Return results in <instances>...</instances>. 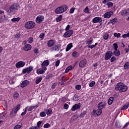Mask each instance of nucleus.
I'll list each match as a JSON object with an SVG mask.
<instances>
[{
	"instance_id": "59",
	"label": "nucleus",
	"mask_w": 129,
	"mask_h": 129,
	"mask_svg": "<svg viewBox=\"0 0 129 129\" xmlns=\"http://www.w3.org/2000/svg\"><path fill=\"white\" fill-rule=\"evenodd\" d=\"M111 62H114L115 61V57L112 56L110 59Z\"/></svg>"
},
{
	"instance_id": "6",
	"label": "nucleus",
	"mask_w": 129,
	"mask_h": 129,
	"mask_svg": "<svg viewBox=\"0 0 129 129\" xmlns=\"http://www.w3.org/2000/svg\"><path fill=\"white\" fill-rule=\"evenodd\" d=\"M72 35H73V30H70L64 33L63 37L64 38H69V37H71Z\"/></svg>"
},
{
	"instance_id": "4",
	"label": "nucleus",
	"mask_w": 129,
	"mask_h": 129,
	"mask_svg": "<svg viewBox=\"0 0 129 129\" xmlns=\"http://www.w3.org/2000/svg\"><path fill=\"white\" fill-rule=\"evenodd\" d=\"M20 107H21V105L18 104L17 106L13 108L12 112L10 113V116L11 117L16 116V114H17V112L20 109Z\"/></svg>"
},
{
	"instance_id": "44",
	"label": "nucleus",
	"mask_w": 129,
	"mask_h": 129,
	"mask_svg": "<svg viewBox=\"0 0 129 129\" xmlns=\"http://www.w3.org/2000/svg\"><path fill=\"white\" fill-rule=\"evenodd\" d=\"M86 114V111H84L80 115V117H84V116Z\"/></svg>"
},
{
	"instance_id": "57",
	"label": "nucleus",
	"mask_w": 129,
	"mask_h": 129,
	"mask_svg": "<svg viewBox=\"0 0 129 129\" xmlns=\"http://www.w3.org/2000/svg\"><path fill=\"white\" fill-rule=\"evenodd\" d=\"M73 56V57H76L77 56V51H74L72 53Z\"/></svg>"
},
{
	"instance_id": "28",
	"label": "nucleus",
	"mask_w": 129,
	"mask_h": 129,
	"mask_svg": "<svg viewBox=\"0 0 129 129\" xmlns=\"http://www.w3.org/2000/svg\"><path fill=\"white\" fill-rule=\"evenodd\" d=\"M117 22V19L114 18L113 20H111L110 21V23H111L112 25H114V24H115V23H116Z\"/></svg>"
},
{
	"instance_id": "19",
	"label": "nucleus",
	"mask_w": 129,
	"mask_h": 129,
	"mask_svg": "<svg viewBox=\"0 0 129 129\" xmlns=\"http://www.w3.org/2000/svg\"><path fill=\"white\" fill-rule=\"evenodd\" d=\"M60 49V45L57 44L53 47H52L50 50L51 51H58Z\"/></svg>"
},
{
	"instance_id": "39",
	"label": "nucleus",
	"mask_w": 129,
	"mask_h": 129,
	"mask_svg": "<svg viewBox=\"0 0 129 129\" xmlns=\"http://www.w3.org/2000/svg\"><path fill=\"white\" fill-rule=\"evenodd\" d=\"M94 85H95V82L92 81L91 83H90L89 86V87H93Z\"/></svg>"
},
{
	"instance_id": "12",
	"label": "nucleus",
	"mask_w": 129,
	"mask_h": 129,
	"mask_svg": "<svg viewBox=\"0 0 129 129\" xmlns=\"http://www.w3.org/2000/svg\"><path fill=\"white\" fill-rule=\"evenodd\" d=\"M102 22V18H101V17H95L93 19V23H94V24H96V23H101Z\"/></svg>"
},
{
	"instance_id": "62",
	"label": "nucleus",
	"mask_w": 129,
	"mask_h": 129,
	"mask_svg": "<svg viewBox=\"0 0 129 129\" xmlns=\"http://www.w3.org/2000/svg\"><path fill=\"white\" fill-rule=\"evenodd\" d=\"M56 85H57V84H56V83L53 84V85L51 86L52 89H54L55 88V87H56Z\"/></svg>"
},
{
	"instance_id": "34",
	"label": "nucleus",
	"mask_w": 129,
	"mask_h": 129,
	"mask_svg": "<svg viewBox=\"0 0 129 129\" xmlns=\"http://www.w3.org/2000/svg\"><path fill=\"white\" fill-rule=\"evenodd\" d=\"M62 20V15H59V16L57 18H56V21L57 22V23H58V22H60L61 21V20Z\"/></svg>"
},
{
	"instance_id": "60",
	"label": "nucleus",
	"mask_w": 129,
	"mask_h": 129,
	"mask_svg": "<svg viewBox=\"0 0 129 129\" xmlns=\"http://www.w3.org/2000/svg\"><path fill=\"white\" fill-rule=\"evenodd\" d=\"M88 48H90V49H93V48H95V45H88Z\"/></svg>"
},
{
	"instance_id": "46",
	"label": "nucleus",
	"mask_w": 129,
	"mask_h": 129,
	"mask_svg": "<svg viewBox=\"0 0 129 129\" xmlns=\"http://www.w3.org/2000/svg\"><path fill=\"white\" fill-rule=\"evenodd\" d=\"M76 89H77V90H80V89H81V85H76Z\"/></svg>"
},
{
	"instance_id": "24",
	"label": "nucleus",
	"mask_w": 129,
	"mask_h": 129,
	"mask_svg": "<svg viewBox=\"0 0 129 129\" xmlns=\"http://www.w3.org/2000/svg\"><path fill=\"white\" fill-rule=\"evenodd\" d=\"M112 102H113V97H110L108 100V104L109 105H111L112 104Z\"/></svg>"
},
{
	"instance_id": "45",
	"label": "nucleus",
	"mask_w": 129,
	"mask_h": 129,
	"mask_svg": "<svg viewBox=\"0 0 129 129\" xmlns=\"http://www.w3.org/2000/svg\"><path fill=\"white\" fill-rule=\"evenodd\" d=\"M114 36L116 37V38H119V37H120V33H114Z\"/></svg>"
},
{
	"instance_id": "37",
	"label": "nucleus",
	"mask_w": 129,
	"mask_h": 129,
	"mask_svg": "<svg viewBox=\"0 0 129 129\" xmlns=\"http://www.w3.org/2000/svg\"><path fill=\"white\" fill-rule=\"evenodd\" d=\"M40 116H41V117H45V116H46V113L44 111L40 112Z\"/></svg>"
},
{
	"instance_id": "7",
	"label": "nucleus",
	"mask_w": 129,
	"mask_h": 129,
	"mask_svg": "<svg viewBox=\"0 0 129 129\" xmlns=\"http://www.w3.org/2000/svg\"><path fill=\"white\" fill-rule=\"evenodd\" d=\"M81 107V105L80 103L78 104H75L74 105L71 109L72 111H75V110H77V109H80V107Z\"/></svg>"
},
{
	"instance_id": "20",
	"label": "nucleus",
	"mask_w": 129,
	"mask_h": 129,
	"mask_svg": "<svg viewBox=\"0 0 129 129\" xmlns=\"http://www.w3.org/2000/svg\"><path fill=\"white\" fill-rule=\"evenodd\" d=\"M30 83V82L28 80L24 81L22 84H21V86L22 88H24V87H25L26 85H28Z\"/></svg>"
},
{
	"instance_id": "29",
	"label": "nucleus",
	"mask_w": 129,
	"mask_h": 129,
	"mask_svg": "<svg viewBox=\"0 0 129 129\" xmlns=\"http://www.w3.org/2000/svg\"><path fill=\"white\" fill-rule=\"evenodd\" d=\"M21 20V18L18 17L16 18H13L11 21L12 22H19Z\"/></svg>"
},
{
	"instance_id": "30",
	"label": "nucleus",
	"mask_w": 129,
	"mask_h": 129,
	"mask_svg": "<svg viewBox=\"0 0 129 129\" xmlns=\"http://www.w3.org/2000/svg\"><path fill=\"white\" fill-rule=\"evenodd\" d=\"M23 73H30V71L29 70V68L23 69L22 71Z\"/></svg>"
},
{
	"instance_id": "49",
	"label": "nucleus",
	"mask_w": 129,
	"mask_h": 129,
	"mask_svg": "<svg viewBox=\"0 0 129 129\" xmlns=\"http://www.w3.org/2000/svg\"><path fill=\"white\" fill-rule=\"evenodd\" d=\"M42 124V122L41 121H39L37 122V125L35 126L37 128H39L40 127V125Z\"/></svg>"
},
{
	"instance_id": "23",
	"label": "nucleus",
	"mask_w": 129,
	"mask_h": 129,
	"mask_svg": "<svg viewBox=\"0 0 129 129\" xmlns=\"http://www.w3.org/2000/svg\"><path fill=\"white\" fill-rule=\"evenodd\" d=\"M42 79H43V78L41 77H38L36 78V80L35 81L36 84H39V82H41Z\"/></svg>"
},
{
	"instance_id": "48",
	"label": "nucleus",
	"mask_w": 129,
	"mask_h": 129,
	"mask_svg": "<svg viewBox=\"0 0 129 129\" xmlns=\"http://www.w3.org/2000/svg\"><path fill=\"white\" fill-rule=\"evenodd\" d=\"M108 37H109V35L107 34H106L104 35L103 39L104 40H107V39H108Z\"/></svg>"
},
{
	"instance_id": "1",
	"label": "nucleus",
	"mask_w": 129,
	"mask_h": 129,
	"mask_svg": "<svg viewBox=\"0 0 129 129\" xmlns=\"http://www.w3.org/2000/svg\"><path fill=\"white\" fill-rule=\"evenodd\" d=\"M128 87L127 86L124 85V84L122 83H119L115 86V89L116 91H119V92H125L127 91Z\"/></svg>"
},
{
	"instance_id": "35",
	"label": "nucleus",
	"mask_w": 129,
	"mask_h": 129,
	"mask_svg": "<svg viewBox=\"0 0 129 129\" xmlns=\"http://www.w3.org/2000/svg\"><path fill=\"white\" fill-rule=\"evenodd\" d=\"M113 46H114V51H119L118 50H117V48H118V46H117V44L114 43L113 44Z\"/></svg>"
},
{
	"instance_id": "21",
	"label": "nucleus",
	"mask_w": 129,
	"mask_h": 129,
	"mask_svg": "<svg viewBox=\"0 0 129 129\" xmlns=\"http://www.w3.org/2000/svg\"><path fill=\"white\" fill-rule=\"evenodd\" d=\"M121 16H124V15H126V16L129 15V9H127L125 10H123L121 12Z\"/></svg>"
},
{
	"instance_id": "32",
	"label": "nucleus",
	"mask_w": 129,
	"mask_h": 129,
	"mask_svg": "<svg viewBox=\"0 0 129 129\" xmlns=\"http://www.w3.org/2000/svg\"><path fill=\"white\" fill-rule=\"evenodd\" d=\"M46 113L47 114V115H49V114H51L52 113V109H48L47 110H46Z\"/></svg>"
},
{
	"instance_id": "42",
	"label": "nucleus",
	"mask_w": 129,
	"mask_h": 129,
	"mask_svg": "<svg viewBox=\"0 0 129 129\" xmlns=\"http://www.w3.org/2000/svg\"><path fill=\"white\" fill-rule=\"evenodd\" d=\"M73 99L74 101H78V100H79V97L77 96H74Z\"/></svg>"
},
{
	"instance_id": "38",
	"label": "nucleus",
	"mask_w": 129,
	"mask_h": 129,
	"mask_svg": "<svg viewBox=\"0 0 129 129\" xmlns=\"http://www.w3.org/2000/svg\"><path fill=\"white\" fill-rule=\"evenodd\" d=\"M52 74H49L46 76L45 79L47 80L51 79V78H52Z\"/></svg>"
},
{
	"instance_id": "58",
	"label": "nucleus",
	"mask_w": 129,
	"mask_h": 129,
	"mask_svg": "<svg viewBox=\"0 0 129 129\" xmlns=\"http://www.w3.org/2000/svg\"><path fill=\"white\" fill-rule=\"evenodd\" d=\"M64 108L65 109H68V108L69 107V105H68L67 104L65 103L64 104Z\"/></svg>"
},
{
	"instance_id": "10",
	"label": "nucleus",
	"mask_w": 129,
	"mask_h": 129,
	"mask_svg": "<svg viewBox=\"0 0 129 129\" xmlns=\"http://www.w3.org/2000/svg\"><path fill=\"white\" fill-rule=\"evenodd\" d=\"M26 65V63L24 61H19L16 63V68H21V67H24Z\"/></svg>"
},
{
	"instance_id": "40",
	"label": "nucleus",
	"mask_w": 129,
	"mask_h": 129,
	"mask_svg": "<svg viewBox=\"0 0 129 129\" xmlns=\"http://www.w3.org/2000/svg\"><path fill=\"white\" fill-rule=\"evenodd\" d=\"M33 41H34V39L32 37H30L28 40V43H29V44H31V43H33Z\"/></svg>"
},
{
	"instance_id": "17",
	"label": "nucleus",
	"mask_w": 129,
	"mask_h": 129,
	"mask_svg": "<svg viewBox=\"0 0 129 129\" xmlns=\"http://www.w3.org/2000/svg\"><path fill=\"white\" fill-rule=\"evenodd\" d=\"M86 63H87V60L85 59H83L80 62L79 67L83 68L86 65Z\"/></svg>"
},
{
	"instance_id": "27",
	"label": "nucleus",
	"mask_w": 129,
	"mask_h": 129,
	"mask_svg": "<svg viewBox=\"0 0 129 129\" xmlns=\"http://www.w3.org/2000/svg\"><path fill=\"white\" fill-rule=\"evenodd\" d=\"M113 54L115 55V56L118 57V56L120 55V51H119V50L114 51Z\"/></svg>"
},
{
	"instance_id": "55",
	"label": "nucleus",
	"mask_w": 129,
	"mask_h": 129,
	"mask_svg": "<svg viewBox=\"0 0 129 129\" xmlns=\"http://www.w3.org/2000/svg\"><path fill=\"white\" fill-rule=\"evenodd\" d=\"M59 64H60V60H57L55 62L56 67H58V66H59Z\"/></svg>"
},
{
	"instance_id": "52",
	"label": "nucleus",
	"mask_w": 129,
	"mask_h": 129,
	"mask_svg": "<svg viewBox=\"0 0 129 129\" xmlns=\"http://www.w3.org/2000/svg\"><path fill=\"white\" fill-rule=\"evenodd\" d=\"M43 127H44V128H48V127H50V124L49 123L45 124Z\"/></svg>"
},
{
	"instance_id": "25",
	"label": "nucleus",
	"mask_w": 129,
	"mask_h": 129,
	"mask_svg": "<svg viewBox=\"0 0 129 129\" xmlns=\"http://www.w3.org/2000/svg\"><path fill=\"white\" fill-rule=\"evenodd\" d=\"M72 47H73V45L72 44V43L69 44L66 48V52H68V51H69V50H70V49H71Z\"/></svg>"
},
{
	"instance_id": "33",
	"label": "nucleus",
	"mask_w": 129,
	"mask_h": 129,
	"mask_svg": "<svg viewBox=\"0 0 129 129\" xmlns=\"http://www.w3.org/2000/svg\"><path fill=\"white\" fill-rule=\"evenodd\" d=\"M106 5L107 6L108 8H111V7L113 6V3L111 2H108Z\"/></svg>"
},
{
	"instance_id": "9",
	"label": "nucleus",
	"mask_w": 129,
	"mask_h": 129,
	"mask_svg": "<svg viewBox=\"0 0 129 129\" xmlns=\"http://www.w3.org/2000/svg\"><path fill=\"white\" fill-rule=\"evenodd\" d=\"M49 64H50V61H49V60H44L43 63H41L42 67V68H43L44 71L47 70V68L46 67V66H48Z\"/></svg>"
},
{
	"instance_id": "14",
	"label": "nucleus",
	"mask_w": 129,
	"mask_h": 129,
	"mask_svg": "<svg viewBox=\"0 0 129 129\" xmlns=\"http://www.w3.org/2000/svg\"><path fill=\"white\" fill-rule=\"evenodd\" d=\"M47 47L49 48H52L54 45H55V41L53 40H50L47 42Z\"/></svg>"
},
{
	"instance_id": "41",
	"label": "nucleus",
	"mask_w": 129,
	"mask_h": 129,
	"mask_svg": "<svg viewBox=\"0 0 129 129\" xmlns=\"http://www.w3.org/2000/svg\"><path fill=\"white\" fill-rule=\"evenodd\" d=\"M39 38H41V40H44V38H45V34L41 33L39 35Z\"/></svg>"
},
{
	"instance_id": "54",
	"label": "nucleus",
	"mask_w": 129,
	"mask_h": 129,
	"mask_svg": "<svg viewBox=\"0 0 129 129\" xmlns=\"http://www.w3.org/2000/svg\"><path fill=\"white\" fill-rule=\"evenodd\" d=\"M35 107H36V106H31V107H30L28 109V111H32V110H33V109H34V108H35Z\"/></svg>"
},
{
	"instance_id": "5",
	"label": "nucleus",
	"mask_w": 129,
	"mask_h": 129,
	"mask_svg": "<svg viewBox=\"0 0 129 129\" xmlns=\"http://www.w3.org/2000/svg\"><path fill=\"white\" fill-rule=\"evenodd\" d=\"M36 26V24L33 21H29L27 22L25 25V27L26 29H28L29 30H31V29H33Z\"/></svg>"
},
{
	"instance_id": "13",
	"label": "nucleus",
	"mask_w": 129,
	"mask_h": 129,
	"mask_svg": "<svg viewBox=\"0 0 129 129\" xmlns=\"http://www.w3.org/2000/svg\"><path fill=\"white\" fill-rule=\"evenodd\" d=\"M93 112L96 115H97V116H98L102 113V110L98 108V109L97 110H93Z\"/></svg>"
},
{
	"instance_id": "63",
	"label": "nucleus",
	"mask_w": 129,
	"mask_h": 129,
	"mask_svg": "<svg viewBox=\"0 0 129 129\" xmlns=\"http://www.w3.org/2000/svg\"><path fill=\"white\" fill-rule=\"evenodd\" d=\"M29 129H38V128L36 126H33L32 127H30Z\"/></svg>"
},
{
	"instance_id": "11",
	"label": "nucleus",
	"mask_w": 129,
	"mask_h": 129,
	"mask_svg": "<svg viewBox=\"0 0 129 129\" xmlns=\"http://www.w3.org/2000/svg\"><path fill=\"white\" fill-rule=\"evenodd\" d=\"M44 21V16H38L36 19V22L37 24H41Z\"/></svg>"
},
{
	"instance_id": "18",
	"label": "nucleus",
	"mask_w": 129,
	"mask_h": 129,
	"mask_svg": "<svg viewBox=\"0 0 129 129\" xmlns=\"http://www.w3.org/2000/svg\"><path fill=\"white\" fill-rule=\"evenodd\" d=\"M23 49L24 51H30V49H32V45L30 44H26Z\"/></svg>"
},
{
	"instance_id": "31",
	"label": "nucleus",
	"mask_w": 129,
	"mask_h": 129,
	"mask_svg": "<svg viewBox=\"0 0 129 129\" xmlns=\"http://www.w3.org/2000/svg\"><path fill=\"white\" fill-rule=\"evenodd\" d=\"M14 98L17 99L18 97H19V93L17 92H16L13 94Z\"/></svg>"
},
{
	"instance_id": "61",
	"label": "nucleus",
	"mask_w": 129,
	"mask_h": 129,
	"mask_svg": "<svg viewBox=\"0 0 129 129\" xmlns=\"http://www.w3.org/2000/svg\"><path fill=\"white\" fill-rule=\"evenodd\" d=\"M69 29H70V25H68L65 29L66 31H69Z\"/></svg>"
},
{
	"instance_id": "22",
	"label": "nucleus",
	"mask_w": 129,
	"mask_h": 129,
	"mask_svg": "<svg viewBox=\"0 0 129 129\" xmlns=\"http://www.w3.org/2000/svg\"><path fill=\"white\" fill-rule=\"evenodd\" d=\"M44 72H45V71L43 68H42V69H40L37 70V74H43Z\"/></svg>"
},
{
	"instance_id": "2",
	"label": "nucleus",
	"mask_w": 129,
	"mask_h": 129,
	"mask_svg": "<svg viewBox=\"0 0 129 129\" xmlns=\"http://www.w3.org/2000/svg\"><path fill=\"white\" fill-rule=\"evenodd\" d=\"M19 5L16 3H14L12 4L9 8L8 13H10V14H15V12H16L17 10H19Z\"/></svg>"
},
{
	"instance_id": "51",
	"label": "nucleus",
	"mask_w": 129,
	"mask_h": 129,
	"mask_svg": "<svg viewBox=\"0 0 129 129\" xmlns=\"http://www.w3.org/2000/svg\"><path fill=\"white\" fill-rule=\"evenodd\" d=\"M74 11H75V8H72L70 9V14H73V13H74Z\"/></svg>"
},
{
	"instance_id": "50",
	"label": "nucleus",
	"mask_w": 129,
	"mask_h": 129,
	"mask_svg": "<svg viewBox=\"0 0 129 129\" xmlns=\"http://www.w3.org/2000/svg\"><path fill=\"white\" fill-rule=\"evenodd\" d=\"M21 127H22V125L17 124L14 126V129H20Z\"/></svg>"
},
{
	"instance_id": "8",
	"label": "nucleus",
	"mask_w": 129,
	"mask_h": 129,
	"mask_svg": "<svg viewBox=\"0 0 129 129\" xmlns=\"http://www.w3.org/2000/svg\"><path fill=\"white\" fill-rule=\"evenodd\" d=\"M112 56V52L107 51L105 54V60H109Z\"/></svg>"
},
{
	"instance_id": "56",
	"label": "nucleus",
	"mask_w": 129,
	"mask_h": 129,
	"mask_svg": "<svg viewBox=\"0 0 129 129\" xmlns=\"http://www.w3.org/2000/svg\"><path fill=\"white\" fill-rule=\"evenodd\" d=\"M60 81H61V85H64V82H65V80H64V78H62L60 79Z\"/></svg>"
},
{
	"instance_id": "16",
	"label": "nucleus",
	"mask_w": 129,
	"mask_h": 129,
	"mask_svg": "<svg viewBox=\"0 0 129 129\" xmlns=\"http://www.w3.org/2000/svg\"><path fill=\"white\" fill-rule=\"evenodd\" d=\"M113 15V12H108L105 13L104 18H107V19H109Z\"/></svg>"
},
{
	"instance_id": "26",
	"label": "nucleus",
	"mask_w": 129,
	"mask_h": 129,
	"mask_svg": "<svg viewBox=\"0 0 129 129\" xmlns=\"http://www.w3.org/2000/svg\"><path fill=\"white\" fill-rule=\"evenodd\" d=\"M123 67H124V69H125V70H126L127 69H129V62H125L123 66Z\"/></svg>"
},
{
	"instance_id": "53",
	"label": "nucleus",
	"mask_w": 129,
	"mask_h": 129,
	"mask_svg": "<svg viewBox=\"0 0 129 129\" xmlns=\"http://www.w3.org/2000/svg\"><path fill=\"white\" fill-rule=\"evenodd\" d=\"M20 37H21V34H20V33H18L15 35V38L16 39H18V38H20Z\"/></svg>"
},
{
	"instance_id": "3",
	"label": "nucleus",
	"mask_w": 129,
	"mask_h": 129,
	"mask_svg": "<svg viewBox=\"0 0 129 129\" xmlns=\"http://www.w3.org/2000/svg\"><path fill=\"white\" fill-rule=\"evenodd\" d=\"M68 9V7L67 6L64 5L62 7H58L56 8L55 10L56 14H62V13H64V12H66L67 9Z\"/></svg>"
},
{
	"instance_id": "47",
	"label": "nucleus",
	"mask_w": 129,
	"mask_h": 129,
	"mask_svg": "<svg viewBox=\"0 0 129 129\" xmlns=\"http://www.w3.org/2000/svg\"><path fill=\"white\" fill-rule=\"evenodd\" d=\"M85 13H86L87 14H90V12H89V9H88V7H86L85 9Z\"/></svg>"
},
{
	"instance_id": "36",
	"label": "nucleus",
	"mask_w": 129,
	"mask_h": 129,
	"mask_svg": "<svg viewBox=\"0 0 129 129\" xmlns=\"http://www.w3.org/2000/svg\"><path fill=\"white\" fill-rule=\"evenodd\" d=\"M92 43H93V39H89L86 44H88V45H91V44H92Z\"/></svg>"
},
{
	"instance_id": "43",
	"label": "nucleus",
	"mask_w": 129,
	"mask_h": 129,
	"mask_svg": "<svg viewBox=\"0 0 129 129\" xmlns=\"http://www.w3.org/2000/svg\"><path fill=\"white\" fill-rule=\"evenodd\" d=\"M78 118V115L76 114L74 115L73 117H72V119L73 120H77V119Z\"/></svg>"
},
{
	"instance_id": "15",
	"label": "nucleus",
	"mask_w": 129,
	"mask_h": 129,
	"mask_svg": "<svg viewBox=\"0 0 129 129\" xmlns=\"http://www.w3.org/2000/svg\"><path fill=\"white\" fill-rule=\"evenodd\" d=\"M105 107V103L104 102H100L98 104V108L102 109Z\"/></svg>"
},
{
	"instance_id": "64",
	"label": "nucleus",
	"mask_w": 129,
	"mask_h": 129,
	"mask_svg": "<svg viewBox=\"0 0 129 129\" xmlns=\"http://www.w3.org/2000/svg\"><path fill=\"white\" fill-rule=\"evenodd\" d=\"M127 37H128L127 34H124L122 35V38H127Z\"/></svg>"
}]
</instances>
